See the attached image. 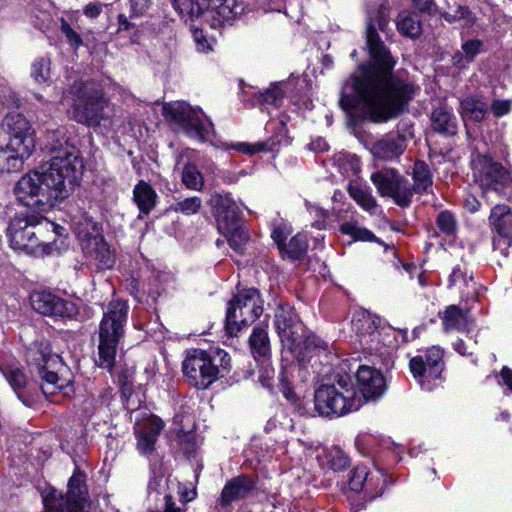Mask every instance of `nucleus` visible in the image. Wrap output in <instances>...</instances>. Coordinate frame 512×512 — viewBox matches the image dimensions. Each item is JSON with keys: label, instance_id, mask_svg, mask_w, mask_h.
I'll return each mask as SVG.
<instances>
[{"label": "nucleus", "instance_id": "bb28decb", "mask_svg": "<svg viewBox=\"0 0 512 512\" xmlns=\"http://www.w3.org/2000/svg\"><path fill=\"white\" fill-rule=\"evenodd\" d=\"M249 346L254 359L265 364L271 355L267 326H256L253 328L249 337Z\"/></svg>", "mask_w": 512, "mask_h": 512}, {"label": "nucleus", "instance_id": "7c9ffc66", "mask_svg": "<svg viewBox=\"0 0 512 512\" xmlns=\"http://www.w3.org/2000/svg\"><path fill=\"white\" fill-rule=\"evenodd\" d=\"M348 193L363 210L371 214L375 212L378 205L370 187L358 182H352L348 186Z\"/></svg>", "mask_w": 512, "mask_h": 512}, {"label": "nucleus", "instance_id": "09e8293b", "mask_svg": "<svg viewBox=\"0 0 512 512\" xmlns=\"http://www.w3.org/2000/svg\"><path fill=\"white\" fill-rule=\"evenodd\" d=\"M442 16L449 23L462 21L464 26H471L474 23V16L467 6H458L452 12H444Z\"/></svg>", "mask_w": 512, "mask_h": 512}, {"label": "nucleus", "instance_id": "0eeeda50", "mask_svg": "<svg viewBox=\"0 0 512 512\" xmlns=\"http://www.w3.org/2000/svg\"><path fill=\"white\" fill-rule=\"evenodd\" d=\"M182 368L191 385L197 389H207L229 371L230 357L222 349H194L187 354Z\"/></svg>", "mask_w": 512, "mask_h": 512}, {"label": "nucleus", "instance_id": "a211bd4d", "mask_svg": "<svg viewBox=\"0 0 512 512\" xmlns=\"http://www.w3.org/2000/svg\"><path fill=\"white\" fill-rule=\"evenodd\" d=\"M356 380L363 401L378 399L385 392V379L382 373L373 367L360 366L356 372Z\"/></svg>", "mask_w": 512, "mask_h": 512}, {"label": "nucleus", "instance_id": "423d86ee", "mask_svg": "<svg viewBox=\"0 0 512 512\" xmlns=\"http://www.w3.org/2000/svg\"><path fill=\"white\" fill-rule=\"evenodd\" d=\"M315 409L321 416L339 417L357 411L363 404L352 378L347 374H337L334 382L321 385L314 395Z\"/></svg>", "mask_w": 512, "mask_h": 512}, {"label": "nucleus", "instance_id": "20e7f679", "mask_svg": "<svg viewBox=\"0 0 512 512\" xmlns=\"http://www.w3.org/2000/svg\"><path fill=\"white\" fill-rule=\"evenodd\" d=\"M128 306L122 301L109 303L99 323L96 364L112 371L120 344L125 337Z\"/></svg>", "mask_w": 512, "mask_h": 512}, {"label": "nucleus", "instance_id": "e433bc0d", "mask_svg": "<svg viewBox=\"0 0 512 512\" xmlns=\"http://www.w3.org/2000/svg\"><path fill=\"white\" fill-rule=\"evenodd\" d=\"M392 193L389 194V198H392L393 201L401 207H407L410 205L413 197L414 188L411 187L408 179L404 178L400 174L398 175L393 188Z\"/></svg>", "mask_w": 512, "mask_h": 512}, {"label": "nucleus", "instance_id": "7ed1b4c3", "mask_svg": "<svg viewBox=\"0 0 512 512\" xmlns=\"http://www.w3.org/2000/svg\"><path fill=\"white\" fill-rule=\"evenodd\" d=\"M54 223L35 214H19L11 219L7 228L10 247L33 257L50 255V241Z\"/></svg>", "mask_w": 512, "mask_h": 512}, {"label": "nucleus", "instance_id": "72a5a7b5", "mask_svg": "<svg viewBox=\"0 0 512 512\" xmlns=\"http://www.w3.org/2000/svg\"><path fill=\"white\" fill-rule=\"evenodd\" d=\"M449 287H457L459 292L466 298L474 297L476 293V283L472 275H467L460 266L453 269L449 276Z\"/></svg>", "mask_w": 512, "mask_h": 512}, {"label": "nucleus", "instance_id": "69168bd1", "mask_svg": "<svg viewBox=\"0 0 512 512\" xmlns=\"http://www.w3.org/2000/svg\"><path fill=\"white\" fill-rule=\"evenodd\" d=\"M504 178L506 181L503 182L504 184L499 188V190L496 192L498 195L504 197L508 201L512 202V174L510 176H505Z\"/></svg>", "mask_w": 512, "mask_h": 512}, {"label": "nucleus", "instance_id": "39448f33", "mask_svg": "<svg viewBox=\"0 0 512 512\" xmlns=\"http://www.w3.org/2000/svg\"><path fill=\"white\" fill-rule=\"evenodd\" d=\"M73 105L71 117L88 127H96L114 116L111 103L104 97L101 87L93 81H75L71 86Z\"/></svg>", "mask_w": 512, "mask_h": 512}, {"label": "nucleus", "instance_id": "1a4fd4ad", "mask_svg": "<svg viewBox=\"0 0 512 512\" xmlns=\"http://www.w3.org/2000/svg\"><path fill=\"white\" fill-rule=\"evenodd\" d=\"M26 361L31 370L39 375L40 387L45 396L53 395L64 387L65 380L50 369L60 362V359L58 355L52 353L48 341L33 342L26 351Z\"/></svg>", "mask_w": 512, "mask_h": 512}, {"label": "nucleus", "instance_id": "aec40b11", "mask_svg": "<svg viewBox=\"0 0 512 512\" xmlns=\"http://www.w3.org/2000/svg\"><path fill=\"white\" fill-rule=\"evenodd\" d=\"M256 488L255 480L248 475L236 476L224 485L218 504L222 507H228L233 502L247 498Z\"/></svg>", "mask_w": 512, "mask_h": 512}, {"label": "nucleus", "instance_id": "4c0bfd02", "mask_svg": "<svg viewBox=\"0 0 512 512\" xmlns=\"http://www.w3.org/2000/svg\"><path fill=\"white\" fill-rule=\"evenodd\" d=\"M415 193H422L432 185V176L428 165L424 161H416L412 168Z\"/></svg>", "mask_w": 512, "mask_h": 512}, {"label": "nucleus", "instance_id": "603ef678", "mask_svg": "<svg viewBox=\"0 0 512 512\" xmlns=\"http://www.w3.org/2000/svg\"><path fill=\"white\" fill-rule=\"evenodd\" d=\"M461 48L466 56V59L470 63L474 61L478 54L484 52L483 42L478 39L468 40L464 42Z\"/></svg>", "mask_w": 512, "mask_h": 512}, {"label": "nucleus", "instance_id": "ea45409f", "mask_svg": "<svg viewBox=\"0 0 512 512\" xmlns=\"http://www.w3.org/2000/svg\"><path fill=\"white\" fill-rule=\"evenodd\" d=\"M300 319L295 310L288 305H279L275 312L274 324L278 334L284 330L294 327L300 323Z\"/></svg>", "mask_w": 512, "mask_h": 512}, {"label": "nucleus", "instance_id": "58836bf2", "mask_svg": "<svg viewBox=\"0 0 512 512\" xmlns=\"http://www.w3.org/2000/svg\"><path fill=\"white\" fill-rule=\"evenodd\" d=\"M398 31L407 37L416 38L421 33V24L417 16L401 12L396 21Z\"/></svg>", "mask_w": 512, "mask_h": 512}, {"label": "nucleus", "instance_id": "e2e57ef3", "mask_svg": "<svg viewBox=\"0 0 512 512\" xmlns=\"http://www.w3.org/2000/svg\"><path fill=\"white\" fill-rule=\"evenodd\" d=\"M274 377V369L269 365H263L259 370L258 381L261 383L263 387L270 389L273 384L272 380Z\"/></svg>", "mask_w": 512, "mask_h": 512}, {"label": "nucleus", "instance_id": "5fc2aeb1", "mask_svg": "<svg viewBox=\"0 0 512 512\" xmlns=\"http://www.w3.org/2000/svg\"><path fill=\"white\" fill-rule=\"evenodd\" d=\"M490 110L496 118L508 115L512 110V101L503 99H494L491 103Z\"/></svg>", "mask_w": 512, "mask_h": 512}, {"label": "nucleus", "instance_id": "774afa93", "mask_svg": "<svg viewBox=\"0 0 512 512\" xmlns=\"http://www.w3.org/2000/svg\"><path fill=\"white\" fill-rule=\"evenodd\" d=\"M464 206L469 212L475 213L480 208V202L474 195L467 194L464 200Z\"/></svg>", "mask_w": 512, "mask_h": 512}, {"label": "nucleus", "instance_id": "4d7b16f0", "mask_svg": "<svg viewBox=\"0 0 512 512\" xmlns=\"http://www.w3.org/2000/svg\"><path fill=\"white\" fill-rule=\"evenodd\" d=\"M18 98L15 93L5 87H0V110L18 107Z\"/></svg>", "mask_w": 512, "mask_h": 512}, {"label": "nucleus", "instance_id": "680f3d73", "mask_svg": "<svg viewBox=\"0 0 512 512\" xmlns=\"http://www.w3.org/2000/svg\"><path fill=\"white\" fill-rule=\"evenodd\" d=\"M192 34L194 41L196 43L197 50L200 52H207L211 49L210 43L206 36L203 33L202 29L193 28L192 27Z\"/></svg>", "mask_w": 512, "mask_h": 512}, {"label": "nucleus", "instance_id": "4468645a", "mask_svg": "<svg viewBox=\"0 0 512 512\" xmlns=\"http://www.w3.org/2000/svg\"><path fill=\"white\" fill-rule=\"evenodd\" d=\"M35 148L34 137L0 136V171H19Z\"/></svg>", "mask_w": 512, "mask_h": 512}, {"label": "nucleus", "instance_id": "338daca9", "mask_svg": "<svg viewBox=\"0 0 512 512\" xmlns=\"http://www.w3.org/2000/svg\"><path fill=\"white\" fill-rule=\"evenodd\" d=\"M134 15H141L150 5V0H130Z\"/></svg>", "mask_w": 512, "mask_h": 512}, {"label": "nucleus", "instance_id": "0e129e2a", "mask_svg": "<svg viewBox=\"0 0 512 512\" xmlns=\"http://www.w3.org/2000/svg\"><path fill=\"white\" fill-rule=\"evenodd\" d=\"M180 446L187 457H191L196 451V443L194 437L191 435L184 436L180 442Z\"/></svg>", "mask_w": 512, "mask_h": 512}, {"label": "nucleus", "instance_id": "c85d7f7f", "mask_svg": "<svg viewBox=\"0 0 512 512\" xmlns=\"http://www.w3.org/2000/svg\"><path fill=\"white\" fill-rule=\"evenodd\" d=\"M441 320L445 332H462L465 331L470 324L468 313L462 311L456 305L448 306L443 312Z\"/></svg>", "mask_w": 512, "mask_h": 512}, {"label": "nucleus", "instance_id": "f704fd0d", "mask_svg": "<svg viewBox=\"0 0 512 512\" xmlns=\"http://www.w3.org/2000/svg\"><path fill=\"white\" fill-rule=\"evenodd\" d=\"M399 172L393 168H384L371 174L370 180L382 197H388L392 193L393 185Z\"/></svg>", "mask_w": 512, "mask_h": 512}, {"label": "nucleus", "instance_id": "3c124183", "mask_svg": "<svg viewBox=\"0 0 512 512\" xmlns=\"http://www.w3.org/2000/svg\"><path fill=\"white\" fill-rule=\"evenodd\" d=\"M437 225L439 227V229L447 234V235H450L452 234L455 229H456V221H455V218L454 216L448 212V211H443L441 212L438 217H437Z\"/></svg>", "mask_w": 512, "mask_h": 512}, {"label": "nucleus", "instance_id": "c03bdc74", "mask_svg": "<svg viewBox=\"0 0 512 512\" xmlns=\"http://www.w3.org/2000/svg\"><path fill=\"white\" fill-rule=\"evenodd\" d=\"M182 182L188 189L196 191L202 190L204 185L202 173L191 163L186 164L182 170Z\"/></svg>", "mask_w": 512, "mask_h": 512}, {"label": "nucleus", "instance_id": "f257e3e1", "mask_svg": "<svg viewBox=\"0 0 512 512\" xmlns=\"http://www.w3.org/2000/svg\"><path fill=\"white\" fill-rule=\"evenodd\" d=\"M388 22L378 13L366 28V44L371 62L359 65L345 81L340 106L346 112H360L367 119L380 123L398 117L414 99L419 87L392 73L396 61L381 41L377 30L384 31Z\"/></svg>", "mask_w": 512, "mask_h": 512}, {"label": "nucleus", "instance_id": "de8ad7c7", "mask_svg": "<svg viewBox=\"0 0 512 512\" xmlns=\"http://www.w3.org/2000/svg\"><path fill=\"white\" fill-rule=\"evenodd\" d=\"M3 375L12 386V388L17 393L18 397L21 399L22 396L19 394L18 390L24 388L26 384V376L23 371L15 366H6L1 369Z\"/></svg>", "mask_w": 512, "mask_h": 512}, {"label": "nucleus", "instance_id": "bf43d9fd", "mask_svg": "<svg viewBox=\"0 0 512 512\" xmlns=\"http://www.w3.org/2000/svg\"><path fill=\"white\" fill-rule=\"evenodd\" d=\"M290 233L291 229L285 223H282L274 227L271 237L277 244L278 248L281 249L285 245V240Z\"/></svg>", "mask_w": 512, "mask_h": 512}, {"label": "nucleus", "instance_id": "8fccbe9b", "mask_svg": "<svg viewBox=\"0 0 512 512\" xmlns=\"http://www.w3.org/2000/svg\"><path fill=\"white\" fill-rule=\"evenodd\" d=\"M340 231L352 236L355 240L373 241L375 239V235L371 231L351 222L343 223L340 226Z\"/></svg>", "mask_w": 512, "mask_h": 512}, {"label": "nucleus", "instance_id": "13d9d810", "mask_svg": "<svg viewBox=\"0 0 512 512\" xmlns=\"http://www.w3.org/2000/svg\"><path fill=\"white\" fill-rule=\"evenodd\" d=\"M61 31L65 35L70 45L73 46L75 49L83 44L80 35L76 31H74L71 28V26L64 20H62L61 23Z\"/></svg>", "mask_w": 512, "mask_h": 512}, {"label": "nucleus", "instance_id": "b1692460", "mask_svg": "<svg viewBox=\"0 0 512 512\" xmlns=\"http://www.w3.org/2000/svg\"><path fill=\"white\" fill-rule=\"evenodd\" d=\"M34 131L24 115L9 111L2 123L0 136L4 137H34Z\"/></svg>", "mask_w": 512, "mask_h": 512}, {"label": "nucleus", "instance_id": "9d476101", "mask_svg": "<svg viewBox=\"0 0 512 512\" xmlns=\"http://www.w3.org/2000/svg\"><path fill=\"white\" fill-rule=\"evenodd\" d=\"M163 114L170 123L178 125L187 136L199 141H207L214 131L213 123L201 109L186 102H172L163 107Z\"/></svg>", "mask_w": 512, "mask_h": 512}, {"label": "nucleus", "instance_id": "cd10ccee", "mask_svg": "<svg viewBox=\"0 0 512 512\" xmlns=\"http://www.w3.org/2000/svg\"><path fill=\"white\" fill-rule=\"evenodd\" d=\"M158 195L146 181L140 180L133 189V201L141 214L148 215L156 206Z\"/></svg>", "mask_w": 512, "mask_h": 512}, {"label": "nucleus", "instance_id": "79ce46f5", "mask_svg": "<svg viewBox=\"0 0 512 512\" xmlns=\"http://www.w3.org/2000/svg\"><path fill=\"white\" fill-rule=\"evenodd\" d=\"M283 85H285V82L272 83L268 89L256 95L257 103L274 107L280 106L285 95L284 89L282 88Z\"/></svg>", "mask_w": 512, "mask_h": 512}, {"label": "nucleus", "instance_id": "2eb2a0df", "mask_svg": "<svg viewBox=\"0 0 512 512\" xmlns=\"http://www.w3.org/2000/svg\"><path fill=\"white\" fill-rule=\"evenodd\" d=\"M510 171L488 155H478L473 161V175L484 192H497L510 176Z\"/></svg>", "mask_w": 512, "mask_h": 512}, {"label": "nucleus", "instance_id": "37998d69", "mask_svg": "<svg viewBox=\"0 0 512 512\" xmlns=\"http://www.w3.org/2000/svg\"><path fill=\"white\" fill-rule=\"evenodd\" d=\"M51 61L47 57H39L31 65V78L38 84L47 83L50 80Z\"/></svg>", "mask_w": 512, "mask_h": 512}, {"label": "nucleus", "instance_id": "ddd939ff", "mask_svg": "<svg viewBox=\"0 0 512 512\" xmlns=\"http://www.w3.org/2000/svg\"><path fill=\"white\" fill-rule=\"evenodd\" d=\"M410 371L424 390H431V381L441 377L444 369L443 350L438 346L428 348L409 362Z\"/></svg>", "mask_w": 512, "mask_h": 512}, {"label": "nucleus", "instance_id": "9b49d317", "mask_svg": "<svg viewBox=\"0 0 512 512\" xmlns=\"http://www.w3.org/2000/svg\"><path fill=\"white\" fill-rule=\"evenodd\" d=\"M262 313L263 301L259 291L255 288L240 290L229 302L225 328L230 335H237L242 328L253 323Z\"/></svg>", "mask_w": 512, "mask_h": 512}, {"label": "nucleus", "instance_id": "dca6fc26", "mask_svg": "<svg viewBox=\"0 0 512 512\" xmlns=\"http://www.w3.org/2000/svg\"><path fill=\"white\" fill-rule=\"evenodd\" d=\"M163 428L164 422L158 416L146 412L139 413L134 424L137 449L144 455L153 453Z\"/></svg>", "mask_w": 512, "mask_h": 512}, {"label": "nucleus", "instance_id": "a18cd8bd", "mask_svg": "<svg viewBox=\"0 0 512 512\" xmlns=\"http://www.w3.org/2000/svg\"><path fill=\"white\" fill-rule=\"evenodd\" d=\"M219 232L226 237L229 246L233 250L237 252H242L248 240V236L245 229L240 224L236 225L235 227H232V229H227L225 231Z\"/></svg>", "mask_w": 512, "mask_h": 512}, {"label": "nucleus", "instance_id": "412c9836", "mask_svg": "<svg viewBox=\"0 0 512 512\" xmlns=\"http://www.w3.org/2000/svg\"><path fill=\"white\" fill-rule=\"evenodd\" d=\"M384 479L379 474H371L368 468L363 465L356 466L349 480V487L352 491H365V494L371 498L382 493Z\"/></svg>", "mask_w": 512, "mask_h": 512}, {"label": "nucleus", "instance_id": "864d4df0", "mask_svg": "<svg viewBox=\"0 0 512 512\" xmlns=\"http://www.w3.org/2000/svg\"><path fill=\"white\" fill-rule=\"evenodd\" d=\"M229 148L235 149V150L240 151L247 155H253L260 151L268 150L267 144L264 142H258V143H254V144L235 143V144H232L231 146L226 147V149H229Z\"/></svg>", "mask_w": 512, "mask_h": 512}, {"label": "nucleus", "instance_id": "c756f323", "mask_svg": "<svg viewBox=\"0 0 512 512\" xmlns=\"http://www.w3.org/2000/svg\"><path fill=\"white\" fill-rule=\"evenodd\" d=\"M323 469L343 471L349 466L348 456L338 447L325 448L317 455Z\"/></svg>", "mask_w": 512, "mask_h": 512}, {"label": "nucleus", "instance_id": "6e6d98bb", "mask_svg": "<svg viewBox=\"0 0 512 512\" xmlns=\"http://www.w3.org/2000/svg\"><path fill=\"white\" fill-rule=\"evenodd\" d=\"M149 512H181V509L175 505L170 495H165L162 498L158 497L156 507L149 509Z\"/></svg>", "mask_w": 512, "mask_h": 512}, {"label": "nucleus", "instance_id": "49530a36", "mask_svg": "<svg viewBox=\"0 0 512 512\" xmlns=\"http://www.w3.org/2000/svg\"><path fill=\"white\" fill-rule=\"evenodd\" d=\"M202 207V200L198 196L188 197L177 201L171 206V209L177 213L186 216L194 215L199 212Z\"/></svg>", "mask_w": 512, "mask_h": 512}, {"label": "nucleus", "instance_id": "052dcab7", "mask_svg": "<svg viewBox=\"0 0 512 512\" xmlns=\"http://www.w3.org/2000/svg\"><path fill=\"white\" fill-rule=\"evenodd\" d=\"M306 350L309 349H321V350H327L329 347L328 342L322 340L318 336L311 334V335H305L304 343L302 345Z\"/></svg>", "mask_w": 512, "mask_h": 512}, {"label": "nucleus", "instance_id": "6e6552de", "mask_svg": "<svg viewBox=\"0 0 512 512\" xmlns=\"http://www.w3.org/2000/svg\"><path fill=\"white\" fill-rule=\"evenodd\" d=\"M172 3L186 22L203 17L213 29L231 24L243 11L237 0H215L212 8L209 0H172Z\"/></svg>", "mask_w": 512, "mask_h": 512}, {"label": "nucleus", "instance_id": "a878e982", "mask_svg": "<svg viewBox=\"0 0 512 512\" xmlns=\"http://www.w3.org/2000/svg\"><path fill=\"white\" fill-rule=\"evenodd\" d=\"M430 120L433 130L440 134L453 136L457 133V118L453 114L452 108L446 105L435 108L431 114Z\"/></svg>", "mask_w": 512, "mask_h": 512}, {"label": "nucleus", "instance_id": "a19ab883", "mask_svg": "<svg viewBox=\"0 0 512 512\" xmlns=\"http://www.w3.org/2000/svg\"><path fill=\"white\" fill-rule=\"evenodd\" d=\"M308 249V242L304 235L297 234L292 237L287 245H284L280 251L284 257L291 260H300L305 256Z\"/></svg>", "mask_w": 512, "mask_h": 512}, {"label": "nucleus", "instance_id": "393cba45", "mask_svg": "<svg viewBox=\"0 0 512 512\" xmlns=\"http://www.w3.org/2000/svg\"><path fill=\"white\" fill-rule=\"evenodd\" d=\"M84 249L96 261L99 269H110L115 264V257L103 236H95L86 243Z\"/></svg>", "mask_w": 512, "mask_h": 512}, {"label": "nucleus", "instance_id": "f8f14e48", "mask_svg": "<svg viewBox=\"0 0 512 512\" xmlns=\"http://www.w3.org/2000/svg\"><path fill=\"white\" fill-rule=\"evenodd\" d=\"M67 492L63 494L54 488L42 494L44 512H84L87 501L85 474L76 469L69 479Z\"/></svg>", "mask_w": 512, "mask_h": 512}, {"label": "nucleus", "instance_id": "5701e85b", "mask_svg": "<svg viewBox=\"0 0 512 512\" xmlns=\"http://www.w3.org/2000/svg\"><path fill=\"white\" fill-rule=\"evenodd\" d=\"M406 149L405 137L399 133H388L374 143L372 153L382 160L398 158Z\"/></svg>", "mask_w": 512, "mask_h": 512}, {"label": "nucleus", "instance_id": "2f4dec72", "mask_svg": "<svg viewBox=\"0 0 512 512\" xmlns=\"http://www.w3.org/2000/svg\"><path fill=\"white\" fill-rule=\"evenodd\" d=\"M282 346L291 353L301 354L302 345L305 339V326L302 322L296 323L294 327L284 330L279 334Z\"/></svg>", "mask_w": 512, "mask_h": 512}, {"label": "nucleus", "instance_id": "f3484780", "mask_svg": "<svg viewBox=\"0 0 512 512\" xmlns=\"http://www.w3.org/2000/svg\"><path fill=\"white\" fill-rule=\"evenodd\" d=\"M35 311L46 316L70 317L75 313L74 304L49 291H36L30 296Z\"/></svg>", "mask_w": 512, "mask_h": 512}, {"label": "nucleus", "instance_id": "c9c22d12", "mask_svg": "<svg viewBox=\"0 0 512 512\" xmlns=\"http://www.w3.org/2000/svg\"><path fill=\"white\" fill-rule=\"evenodd\" d=\"M487 110V104L481 98L469 96L460 102V113L476 122L484 120Z\"/></svg>", "mask_w": 512, "mask_h": 512}, {"label": "nucleus", "instance_id": "4be33fe9", "mask_svg": "<svg viewBox=\"0 0 512 512\" xmlns=\"http://www.w3.org/2000/svg\"><path fill=\"white\" fill-rule=\"evenodd\" d=\"M489 222L496 231L495 245L503 242L506 246H510V237L512 235V213L509 206L496 205L492 208Z\"/></svg>", "mask_w": 512, "mask_h": 512}, {"label": "nucleus", "instance_id": "473e14b6", "mask_svg": "<svg viewBox=\"0 0 512 512\" xmlns=\"http://www.w3.org/2000/svg\"><path fill=\"white\" fill-rule=\"evenodd\" d=\"M74 230L77 236L87 243L91 238L99 235V225L88 212H80L73 219Z\"/></svg>", "mask_w": 512, "mask_h": 512}, {"label": "nucleus", "instance_id": "f03ea898", "mask_svg": "<svg viewBox=\"0 0 512 512\" xmlns=\"http://www.w3.org/2000/svg\"><path fill=\"white\" fill-rule=\"evenodd\" d=\"M43 150L51 155L40 170L22 176L15 195L26 207L47 211L67 199L78 183L83 162L78 150L70 144L64 129L48 131Z\"/></svg>", "mask_w": 512, "mask_h": 512}, {"label": "nucleus", "instance_id": "6ab92c4d", "mask_svg": "<svg viewBox=\"0 0 512 512\" xmlns=\"http://www.w3.org/2000/svg\"><path fill=\"white\" fill-rule=\"evenodd\" d=\"M218 231L232 229L240 224L241 211L228 194H215L212 198Z\"/></svg>", "mask_w": 512, "mask_h": 512}]
</instances>
